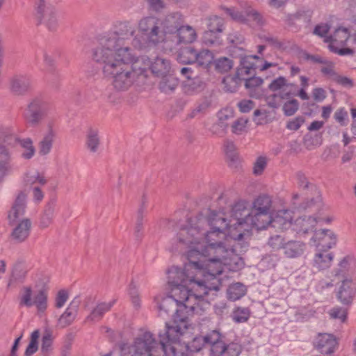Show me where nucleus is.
Instances as JSON below:
<instances>
[{"label": "nucleus", "mask_w": 356, "mask_h": 356, "mask_svg": "<svg viewBox=\"0 0 356 356\" xmlns=\"http://www.w3.org/2000/svg\"><path fill=\"white\" fill-rule=\"evenodd\" d=\"M225 151L229 159L234 163L238 160V156L236 152V147L233 142L227 140L225 143Z\"/></svg>", "instance_id": "obj_52"}, {"label": "nucleus", "mask_w": 356, "mask_h": 356, "mask_svg": "<svg viewBox=\"0 0 356 356\" xmlns=\"http://www.w3.org/2000/svg\"><path fill=\"white\" fill-rule=\"evenodd\" d=\"M348 113L343 108H341L337 110L334 115V118L336 121L338 122L341 126L346 125V119Z\"/></svg>", "instance_id": "obj_62"}, {"label": "nucleus", "mask_w": 356, "mask_h": 356, "mask_svg": "<svg viewBox=\"0 0 356 356\" xmlns=\"http://www.w3.org/2000/svg\"><path fill=\"white\" fill-rule=\"evenodd\" d=\"M31 84V80L29 76L17 75L10 80V90L15 95H22L29 90Z\"/></svg>", "instance_id": "obj_23"}, {"label": "nucleus", "mask_w": 356, "mask_h": 356, "mask_svg": "<svg viewBox=\"0 0 356 356\" xmlns=\"http://www.w3.org/2000/svg\"><path fill=\"white\" fill-rule=\"evenodd\" d=\"M242 8V11H239L234 8H224V10L232 19L238 22L250 26H260L263 24L261 15L252 8L250 4L245 3Z\"/></svg>", "instance_id": "obj_12"}, {"label": "nucleus", "mask_w": 356, "mask_h": 356, "mask_svg": "<svg viewBox=\"0 0 356 356\" xmlns=\"http://www.w3.org/2000/svg\"><path fill=\"white\" fill-rule=\"evenodd\" d=\"M337 239V235L332 230L321 229L314 231L311 242L317 250L328 251L336 246Z\"/></svg>", "instance_id": "obj_13"}, {"label": "nucleus", "mask_w": 356, "mask_h": 356, "mask_svg": "<svg viewBox=\"0 0 356 356\" xmlns=\"http://www.w3.org/2000/svg\"><path fill=\"white\" fill-rule=\"evenodd\" d=\"M56 137V122L53 119L48 120L46 122V131L38 143V153L40 156H46L51 152Z\"/></svg>", "instance_id": "obj_15"}, {"label": "nucleus", "mask_w": 356, "mask_h": 356, "mask_svg": "<svg viewBox=\"0 0 356 356\" xmlns=\"http://www.w3.org/2000/svg\"><path fill=\"white\" fill-rule=\"evenodd\" d=\"M251 211L248 202L239 200L232 207L229 215L222 211H209L206 216L190 218L187 224L192 232L201 235L210 254H217L229 270L236 271L244 266L238 253L236 236L245 232Z\"/></svg>", "instance_id": "obj_2"}, {"label": "nucleus", "mask_w": 356, "mask_h": 356, "mask_svg": "<svg viewBox=\"0 0 356 356\" xmlns=\"http://www.w3.org/2000/svg\"><path fill=\"white\" fill-rule=\"evenodd\" d=\"M217 335L215 333H208L205 336H197L194 337L191 341H184L186 347L191 352H198L203 347L208 345L209 340H216Z\"/></svg>", "instance_id": "obj_24"}, {"label": "nucleus", "mask_w": 356, "mask_h": 356, "mask_svg": "<svg viewBox=\"0 0 356 356\" xmlns=\"http://www.w3.org/2000/svg\"><path fill=\"white\" fill-rule=\"evenodd\" d=\"M19 305L35 306L38 313H43L48 307V292L44 289L33 291L30 286H24L20 292Z\"/></svg>", "instance_id": "obj_9"}, {"label": "nucleus", "mask_w": 356, "mask_h": 356, "mask_svg": "<svg viewBox=\"0 0 356 356\" xmlns=\"http://www.w3.org/2000/svg\"><path fill=\"white\" fill-rule=\"evenodd\" d=\"M299 103L296 99H291L283 105V111L286 115H293L298 109Z\"/></svg>", "instance_id": "obj_51"}, {"label": "nucleus", "mask_w": 356, "mask_h": 356, "mask_svg": "<svg viewBox=\"0 0 356 356\" xmlns=\"http://www.w3.org/2000/svg\"><path fill=\"white\" fill-rule=\"evenodd\" d=\"M293 218L292 211L279 210L271 215V227L281 231L288 229L292 225Z\"/></svg>", "instance_id": "obj_19"}, {"label": "nucleus", "mask_w": 356, "mask_h": 356, "mask_svg": "<svg viewBox=\"0 0 356 356\" xmlns=\"http://www.w3.org/2000/svg\"><path fill=\"white\" fill-rule=\"evenodd\" d=\"M341 284L339 287L337 298L343 305H348L352 302L356 293V282L351 278L342 275Z\"/></svg>", "instance_id": "obj_17"}, {"label": "nucleus", "mask_w": 356, "mask_h": 356, "mask_svg": "<svg viewBox=\"0 0 356 356\" xmlns=\"http://www.w3.org/2000/svg\"><path fill=\"white\" fill-rule=\"evenodd\" d=\"M284 243L283 238L280 235L272 236L268 242V245L273 250H283Z\"/></svg>", "instance_id": "obj_54"}, {"label": "nucleus", "mask_w": 356, "mask_h": 356, "mask_svg": "<svg viewBox=\"0 0 356 356\" xmlns=\"http://www.w3.org/2000/svg\"><path fill=\"white\" fill-rule=\"evenodd\" d=\"M241 351V346L238 343H232L229 345H226V350L225 354L228 356H238Z\"/></svg>", "instance_id": "obj_63"}, {"label": "nucleus", "mask_w": 356, "mask_h": 356, "mask_svg": "<svg viewBox=\"0 0 356 356\" xmlns=\"http://www.w3.org/2000/svg\"><path fill=\"white\" fill-rule=\"evenodd\" d=\"M79 301L74 299L65 309V312L58 318V325L65 327L70 325L75 319Z\"/></svg>", "instance_id": "obj_25"}, {"label": "nucleus", "mask_w": 356, "mask_h": 356, "mask_svg": "<svg viewBox=\"0 0 356 356\" xmlns=\"http://www.w3.org/2000/svg\"><path fill=\"white\" fill-rule=\"evenodd\" d=\"M246 293V287L240 282L231 284L227 291V298L233 301L239 300Z\"/></svg>", "instance_id": "obj_35"}, {"label": "nucleus", "mask_w": 356, "mask_h": 356, "mask_svg": "<svg viewBox=\"0 0 356 356\" xmlns=\"http://www.w3.org/2000/svg\"><path fill=\"white\" fill-rule=\"evenodd\" d=\"M53 336L49 331H46L42 336L41 350L43 353H48L52 346Z\"/></svg>", "instance_id": "obj_50"}, {"label": "nucleus", "mask_w": 356, "mask_h": 356, "mask_svg": "<svg viewBox=\"0 0 356 356\" xmlns=\"http://www.w3.org/2000/svg\"><path fill=\"white\" fill-rule=\"evenodd\" d=\"M232 319L236 323H243L248 321L250 316V312L248 308H237L232 314Z\"/></svg>", "instance_id": "obj_46"}, {"label": "nucleus", "mask_w": 356, "mask_h": 356, "mask_svg": "<svg viewBox=\"0 0 356 356\" xmlns=\"http://www.w3.org/2000/svg\"><path fill=\"white\" fill-rule=\"evenodd\" d=\"M19 145L22 147V156L25 159H31L35 152L33 141L30 138H24L19 140Z\"/></svg>", "instance_id": "obj_38"}, {"label": "nucleus", "mask_w": 356, "mask_h": 356, "mask_svg": "<svg viewBox=\"0 0 356 356\" xmlns=\"http://www.w3.org/2000/svg\"><path fill=\"white\" fill-rule=\"evenodd\" d=\"M194 327L186 320L175 322L172 325L165 324L163 333L159 334V342L153 334L146 332L136 337L131 345L124 344L121 348L122 356H179L177 346L180 337H190Z\"/></svg>", "instance_id": "obj_4"}, {"label": "nucleus", "mask_w": 356, "mask_h": 356, "mask_svg": "<svg viewBox=\"0 0 356 356\" xmlns=\"http://www.w3.org/2000/svg\"><path fill=\"white\" fill-rule=\"evenodd\" d=\"M190 47H187L184 49H183L177 56V60L179 63H184V64H192L194 63L193 59H192V54H186V51L189 49Z\"/></svg>", "instance_id": "obj_60"}, {"label": "nucleus", "mask_w": 356, "mask_h": 356, "mask_svg": "<svg viewBox=\"0 0 356 356\" xmlns=\"http://www.w3.org/2000/svg\"><path fill=\"white\" fill-rule=\"evenodd\" d=\"M211 333H215L217 335L216 340H209L208 345L211 346V354L213 356H222L225 353L226 344L222 340L219 332L213 330Z\"/></svg>", "instance_id": "obj_34"}, {"label": "nucleus", "mask_w": 356, "mask_h": 356, "mask_svg": "<svg viewBox=\"0 0 356 356\" xmlns=\"http://www.w3.org/2000/svg\"><path fill=\"white\" fill-rule=\"evenodd\" d=\"M34 17L38 25H43L51 32H56L59 26L58 10L52 5L34 7Z\"/></svg>", "instance_id": "obj_11"}, {"label": "nucleus", "mask_w": 356, "mask_h": 356, "mask_svg": "<svg viewBox=\"0 0 356 356\" xmlns=\"http://www.w3.org/2000/svg\"><path fill=\"white\" fill-rule=\"evenodd\" d=\"M289 97V93H286L284 91L282 94L273 92V94L266 97V102L268 106L277 108L282 105L283 100L288 99Z\"/></svg>", "instance_id": "obj_37"}, {"label": "nucleus", "mask_w": 356, "mask_h": 356, "mask_svg": "<svg viewBox=\"0 0 356 356\" xmlns=\"http://www.w3.org/2000/svg\"><path fill=\"white\" fill-rule=\"evenodd\" d=\"M191 229L186 224L171 241L170 250L185 254L188 262L183 268L170 267L167 271L168 282L171 289L181 288L184 296L200 295V299H204L210 291L219 290L218 276L227 266L217 254H210L201 235Z\"/></svg>", "instance_id": "obj_1"}, {"label": "nucleus", "mask_w": 356, "mask_h": 356, "mask_svg": "<svg viewBox=\"0 0 356 356\" xmlns=\"http://www.w3.org/2000/svg\"><path fill=\"white\" fill-rule=\"evenodd\" d=\"M26 270L21 264L14 265L10 278L8 281V286H10L14 282L21 281L26 275Z\"/></svg>", "instance_id": "obj_41"}, {"label": "nucleus", "mask_w": 356, "mask_h": 356, "mask_svg": "<svg viewBox=\"0 0 356 356\" xmlns=\"http://www.w3.org/2000/svg\"><path fill=\"white\" fill-rule=\"evenodd\" d=\"M180 289H171L170 296L163 298L161 302H159L158 298H155L161 316L164 317L171 313L178 312V307H184L186 313L200 314L209 307L207 300L200 299V295L184 296L183 291Z\"/></svg>", "instance_id": "obj_6"}, {"label": "nucleus", "mask_w": 356, "mask_h": 356, "mask_svg": "<svg viewBox=\"0 0 356 356\" xmlns=\"http://www.w3.org/2000/svg\"><path fill=\"white\" fill-rule=\"evenodd\" d=\"M31 222L29 219H23L13 229L12 232L13 239L17 242L25 241L30 234Z\"/></svg>", "instance_id": "obj_27"}, {"label": "nucleus", "mask_w": 356, "mask_h": 356, "mask_svg": "<svg viewBox=\"0 0 356 356\" xmlns=\"http://www.w3.org/2000/svg\"><path fill=\"white\" fill-rule=\"evenodd\" d=\"M266 166V159L265 157H259L254 166V173L255 175H260Z\"/></svg>", "instance_id": "obj_64"}, {"label": "nucleus", "mask_w": 356, "mask_h": 356, "mask_svg": "<svg viewBox=\"0 0 356 356\" xmlns=\"http://www.w3.org/2000/svg\"><path fill=\"white\" fill-rule=\"evenodd\" d=\"M272 200L270 196L262 195L257 197L252 202V211L270 214Z\"/></svg>", "instance_id": "obj_29"}, {"label": "nucleus", "mask_w": 356, "mask_h": 356, "mask_svg": "<svg viewBox=\"0 0 356 356\" xmlns=\"http://www.w3.org/2000/svg\"><path fill=\"white\" fill-rule=\"evenodd\" d=\"M115 300L99 303L87 317V321L95 322L99 321L103 315L109 311L115 304Z\"/></svg>", "instance_id": "obj_31"}, {"label": "nucleus", "mask_w": 356, "mask_h": 356, "mask_svg": "<svg viewBox=\"0 0 356 356\" xmlns=\"http://www.w3.org/2000/svg\"><path fill=\"white\" fill-rule=\"evenodd\" d=\"M40 337L39 330H36L33 331L31 335L30 342L25 350L24 355L25 356H31L33 355L38 348V340Z\"/></svg>", "instance_id": "obj_43"}, {"label": "nucleus", "mask_w": 356, "mask_h": 356, "mask_svg": "<svg viewBox=\"0 0 356 356\" xmlns=\"http://www.w3.org/2000/svg\"><path fill=\"white\" fill-rule=\"evenodd\" d=\"M10 154L4 146H0V168L7 170Z\"/></svg>", "instance_id": "obj_57"}, {"label": "nucleus", "mask_w": 356, "mask_h": 356, "mask_svg": "<svg viewBox=\"0 0 356 356\" xmlns=\"http://www.w3.org/2000/svg\"><path fill=\"white\" fill-rule=\"evenodd\" d=\"M197 38L195 29L189 25L181 24L176 33L170 39V50L176 48L178 45L188 44L194 42Z\"/></svg>", "instance_id": "obj_16"}, {"label": "nucleus", "mask_w": 356, "mask_h": 356, "mask_svg": "<svg viewBox=\"0 0 356 356\" xmlns=\"http://www.w3.org/2000/svg\"><path fill=\"white\" fill-rule=\"evenodd\" d=\"M50 103L42 96L33 98L24 112L25 120L31 126L38 125L50 110Z\"/></svg>", "instance_id": "obj_10"}, {"label": "nucleus", "mask_w": 356, "mask_h": 356, "mask_svg": "<svg viewBox=\"0 0 356 356\" xmlns=\"http://www.w3.org/2000/svg\"><path fill=\"white\" fill-rule=\"evenodd\" d=\"M184 88L186 93L192 95L202 90L203 83L200 79H195L186 83Z\"/></svg>", "instance_id": "obj_47"}, {"label": "nucleus", "mask_w": 356, "mask_h": 356, "mask_svg": "<svg viewBox=\"0 0 356 356\" xmlns=\"http://www.w3.org/2000/svg\"><path fill=\"white\" fill-rule=\"evenodd\" d=\"M248 123V120L245 118H239L237 120H236L232 126V132L236 134H242L246 127V124Z\"/></svg>", "instance_id": "obj_55"}, {"label": "nucleus", "mask_w": 356, "mask_h": 356, "mask_svg": "<svg viewBox=\"0 0 356 356\" xmlns=\"http://www.w3.org/2000/svg\"><path fill=\"white\" fill-rule=\"evenodd\" d=\"M149 10L160 12L165 7L163 0H146Z\"/></svg>", "instance_id": "obj_58"}, {"label": "nucleus", "mask_w": 356, "mask_h": 356, "mask_svg": "<svg viewBox=\"0 0 356 356\" xmlns=\"http://www.w3.org/2000/svg\"><path fill=\"white\" fill-rule=\"evenodd\" d=\"M68 293L65 290H60L55 299V307L56 308L63 307L68 299Z\"/></svg>", "instance_id": "obj_56"}, {"label": "nucleus", "mask_w": 356, "mask_h": 356, "mask_svg": "<svg viewBox=\"0 0 356 356\" xmlns=\"http://www.w3.org/2000/svg\"><path fill=\"white\" fill-rule=\"evenodd\" d=\"M202 42L207 46L219 45L221 44L218 33L206 31L202 35Z\"/></svg>", "instance_id": "obj_42"}, {"label": "nucleus", "mask_w": 356, "mask_h": 356, "mask_svg": "<svg viewBox=\"0 0 356 356\" xmlns=\"http://www.w3.org/2000/svg\"><path fill=\"white\" fill-rule=\"evenodd\" d=\"M316 223V218L314 217L305 216L300 218L295 221V225L299 227V228H296V229L300 233L307 234L314 231Z\"/></svg>", "instance_id": "obj_33"}, {"label": "nucleus", "mask_w": 356, "mask_h": 356, "mask_svg": "<svg viewBox=\"0 0 356 356\" xmlns=\"http://www.w3.org/2000/svg\"><path fill=\"white\" fill-rule=\"evenodd\" d=\"M26 202V195L23 192L19 193L8 213V217L10 222H15L24 214Z\"/></svg>", "instance_id": "obj_22"}, {"label": "nucleus", "mask_w": 356, "mask_h": 356, "mask_svg": "<svg viewBox=\"0 0 356 356\" xmlns=\"http://www.w3.org/2000/svg\"><path fill=\"white\" fill-rule=\"evenodd\" d=\"M87 147L92 152H96L99 145V133L97 129H90L87 134Z\"/></svg>", "instance_id": "obj_36"}, {"label": "nucleus", "mask_w": 356, "mask_h": 356, "mask_svg": "<svg viewBox=\"0 0 356 356\" xmlns=\"http://www.w3.org/2000/svg\"><path fill=\"white\" fill-rule=\"evenodd\" d=\"M254 74V68L239 66L237 68L235 76L232 78V81L235 83H238L240 81H245L249 77Z\"/></svg>", "instance_id": "obj_39"}, {"label": "nucleus", "mask_w": 356, "mask_h": 356, "mask_svg": "<svg viewBox=\"0 0 356 356\" xmlns=\"http://www.w3.org/2000/svg\"><path fill=\"white\" fill-rule=\"evenodd\" d=\"M223 19L218 16H213L207 20L208 30L206 31H212L220 33L222 32L224 28Z\"/></svg>", "instance_id": "obj_40"}, {"label": "nucleus", "mask_w": 356, "mask_h": 356, "mask_svg": "<svg viewBox=\"0 0 356 356\" xmlns=\"http://www.w3.org/2000/svg\"><path fill=\"white\" fill-rule=\"evenodd\" d=\"M306 245L299 241H289L283 246L284 254L287 258H297L305 252Z\"/></svg>", "instance_id": "obj_26"}, {"label": "nucleus", "mask_w": 356, "mask_h": 356, "mask_svg": "<svg viewBox=\"0 0 356 356\" xmlns=\"http://www.w3.org/2000/svg\"><path fill=\"white\" fill-rule=\"evenodd\" d=\"M231 116L230 114L228 113L227 110H222L218 112V118L219 120V123L214 124L212 128L211 129V131L214 134H218L219 132L216 130V128L219 127L222 130H224L226 128V125L224 124V122L229 119V118Z\"/></svg>", "instance_id": "obj_48"}, {"label": "nucleus", "mask_w": 356, "mask_h": 356, "mask_svg": "<svg viewBox=\"0 0 356 356\" xmlns=\"http://www.w3.org/2000/svg\"><path fill=\"white\" fill-rule=\"evenodd\" d=\"M160 22L168 39L170 40L178 31L179 26L184 23V18L180 13L173 12L165 15L163 19H160Z\"/></svg>", "instance_id": "obj_18"}, {"label": "nucleus", "mask_w": 356, "mask_h": 356, "mask_svg": "<svg viewBox=\"0 0 356 356\" xmlns=\"http://www.w3.org/2000/svg\"><path fill=\"white\" fill-rule=\"evenodd\" d=\"M138 30L149 45H162L166 50H170V40L168 39L160 19L147 17L141 19L138 23Z\"/></svg>", "instance_id": "obj_7"}, {"label": "nucleus", "mask_w": 356, "mask_h": 356, "mask_svg": "<svg viewBox=\"0 0 356 356\" xmlns=\"http://www.w3.org/2000/svg\"><path fill=\"white\" fill-rule=\"evenodd\" d=\"M293 86V83H288L284 76H279L272 81L268 88L273 92L282 94L284 91L286 93H289V96H291L292 95L291 88Z\"/></svg>", "instance_id": "obj_32"}, {"label": "nucleus", "mask_w": 356, "mask_h": 356, "mask_svg": "<svg viewBox=\"0 0 356 356\" xmlns=\"http://www.w3.org/2000/svg\"><path fill=\"white\" fill-rule=\"evenodd\" d=\"M262 83L263 80L259 77L254 76V75L245 81V86L248 89H252L260 86Z\"/></svg>", "instance_id": "obj_61"}, {"label": "nucleus", "mask_w": 356, "mask_h": 356, "mask_svg": "<svg viewBox=\"0 0 356 356\" xmlns=\"http://www.w3.org/2000/svg\"><path fill=\"white\" fill-rule=\"evenodd\" d=\"M237 106L241 113H248L255 106V104L250 99H243L237 104Z\"/></svg>", "instance_id": "obj_59"}, {"label": "nucleus", "mask_w": 356, "mask_h": 356, "mask_svg": "<svg viewBox=\"0 0 356 356\" xmlns=\"http://www.w3.org/2000/svg\"><path fill=\"white\" fill-rule=\"evenodd\" d=\"M134 24L119 22L115 30L100 37L92 50V60L101 66L103 75L111 79L127 63L134 58V50L128 44L135 34Z\"/></svg>", "instance_id": "obj_3"}, {"label": "nucleus", "mask_w": 356, "mask_h": 356, "mask_svg": "<svg viewBox=\"0 0 356 356\" xmlns=\"http://www.w3.org/2000/svg\"><path fill=\"white\" fill-rule=\"evenodd\" d=\"M329 314L332 318H338L341 322H344L347 317L346 309L339 307L332 308Z\"/></svg>", "instance_id": "obj_53"}, {"label": "nucleus", "mask_w": 356, "mask_h": 356, "mask_svg": "<svg viewBox=\"0 0 356 356\" xmlns=\"http://www.w3.org/2000/svg\"><path fill=\"white\" fill-rule=\"evenodd\" d=\"M248 219L245 232H239L236 236L237 245H239L241 251H244L248 246V240L250 238L251 231L253 228L260 230L266 229L268 226L271 227L270 214L252 211Z\"/></svg>", "instance_id": "obj_8"}, {"label": "nucleus", "mask_w": 356, "mask_h": 356, "mask_svg": "<svg viewBox=\"0 0 356 356\" xmlns=\"http://www.w3.org/2000/svg\"><path fill=\"white\" fill-rule=\"evenodd\" d=\"M334 259L332 252L327 250H317L313 259V266L318 270H323L329 268Z\"/></svg>", "instance_id": "obj_28"}, {"label": "nucleus", "mask_w": 356, "mask_h": 356, "mask_svg": "<svg viewBox=\"0 0 356 356\" xmlns=\"http://www.w3.org/2000/svg\"><path fill=\"white\" fill-rule=\"evenodd\" d=\"M54 213V207L50 205L47 206L40 220V227H42V229L47 228L52 223Z\"/></svg>", "instance_id": "obj_45"}, {"label": "nucleus", "mask_w": 356, "mask_h": 356, "mask_svg": "<svg viewBox=\"0 0 356 356\" xmlns=\"http://www.w3.org/2000/svg\"><path fill=\"white\" fill-rule=\"evenodd\" d=\"M129 294L130 296L131 301L133 306L136 309L140 307L141 302L140 298L138 292L137 286L135 284L131 283L129 289Z\"/></svg>", "instance_id": "obj_49"}, {"label": "nucleus", "mask_w": 356, "mask_h": 356, "mask_svg": "<svg viewBox=\"0 0 356 356\" xmlns=\"http://www.w3.org/2000/svg\"><path fill=\"white\" fill-rule=\"evenodd\" d=\"M233 67V61L227 57H220L215 60V67L220 72H227Z\"/></svg>", "instance_id": "obj_44"}, {"label": "nucleus", "mask_w": 356, "mask_h": 356, "mask_svg": "<svg viewBox=\"0 0 356 356\" xmlns=\"http://www.w3.org/2000/svg\"><path fill=\"white\" fill-rule=\"evenodd\" d=\"M186 54H193L192 59H193L194 63L204 69H207L210 66L214 58L212 51L204 49L197 51L193 47H190L186 51Z\"/></svg>", "instance_id": "obj_20"}, {"label": "nucleus", "mask_w": 356, "mask_h": 356, "mask_svg": "<svg viewBox=\"0 0 356 356\" xmlns=\"http://www.w3.org/2000/svg\"><path fill=\"white\" fill-rule=\"evenodd\" d=\"M160 78H161V80L159 83V88L165 94L174 92L179 85L178 79L174 76L171 72Z\"/></svg>", "instance_id": "obj_30"}, {"label": "nucleus", "mask_w": 356, "mask_h": 356, "mask_svg": "<svg viewBox=\"0 0 356 356\" xmlns=\"http://www.w3.org/2000/svg\"><path fill=\"white\" fill-rule=\"evenodd\" d=\"M350 34L346 28H339L336 29L332 35L327 38L325 41L329 42V49L339 55L344 56L353 54V51L349 48H341L338 46H343L348 40Z\"/></svg>", "instance_id": "obj_14"}, {"label": "nucleus", "mask_w": 356, "mask_h": 356, "mask_svg": "<svg viewBox=\"0 0 356 356\" xmlns=\"http://www.w3.org/2000/svg\"><path fill=\"white\" fill-rule=\"evenodd\" d=\"M336 338L330 334H319L315 340V346L323 354H330L334 352L337 346Z\"/></svg>", "instance_id": "obj_21"}, {"label": "nucleus", "mask_w": 356, "mask_h": 356, "mask_svg": "<svg viewBox=\"0 0 356 356\" xmlns=\"http://www.w3.org/2000/svg\"><path fill=\"white\" fill-rule=\"evenodd\" d=\"M149 70L156 77L165 76L172 71L170 60L163 56L151 59L136 54L134 58L111 79L112 86L117 91L128 90L135 83H143L148 77Z\"/></svg>", "instance_id": "obj_5"}]
</instances>
